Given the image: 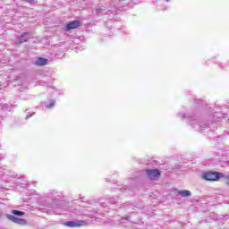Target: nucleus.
<instances>
[{
	"label": "nucleus",
	"mask_w": 229,
	"mask_h": 229,
	"mask_svg": "<svg viewBox=\"0 0 229 229\" xmlns=\"http://www.w3.org/2000/svg\"><path fill=\"white\" fill-rule=\"evenodd\" d=\"M26 1V3H34L35 2V0H25Z\"/></svg>",
	"instance_id": "obj_17"
},
{
	"label": "nucleus",
	"mask_w": 229,
	"mask_h": 229,
	"mask_svg": "<svg viewBox=\"0 0 229 229\" xmlns=\"http://www.w3.org/2000/svg\"><path fill=\"white\" fill-rule=\"evenodd\" d=\"M56 103V100L55 99H49L48 102L45 105V107L48 110H51V108H55V105Z\"/></svg>",
	"instance_id": "obj_12"
},
{
	"label": "nucleus",
	"mask_w": 229,
	"mask_h": 229,
	"mask_svg": "<svg viewBox=\"0 0 229 229\" xmlns=\"http://www.w3.org/2000/svg\"><path fill=\"white\" fill-rule=\"evenodd\" d=\"M55 90H56V89H55V88H53V87H49V88H48V92H49L50 94H54Z\"/></svg>",
	"instance_id": "obj_15"
},
{
	"label": "nucleus",
	"mask_w": 229,
	"mask_h": 229,
	"mask_svg": "<svg viewBox=\"0 0 229 229\" xmlns=\"http://www.w3.org/2000/svg\"><path fill=\"white\" fill-rule=\"evenodd\" d=\"M12 214H13L14 216H24V212L19 211V210H17V209H13V210L12 211Z\"/></svg>",
	"instance_id": "obj_13"
},
{
	"label": "nucleus",
	"mask_w": 229,
	"mask_h": 229,
	"mask_svg": "<svg viewBox=\"0 0 229 229\" xmlns=\"http://www.w3.org/2000/svg\"><path fill=\"white\" fill-rule=\"evenodd\" d=\"M64 225L69 226L70 228H80V226H87V221L85 220L68 221L64 223Z\"/></svg>",
	"instance_id": "obj_3"
},
{
	"label": "nucleus",
	"mask_w": 229,
	"mask_h": 229,
	"mask_svg": "<svg viewBox=\"0 0 229 229\" xmlns=\"http://www.w3.org/2000/svg\"><path fill=\"white\" fill-rule=\"evenodd\" d=\"M169 1H171V0H166V3H169Z\"/></svg>",
	"instance_id": "obj_19"
},
{
	"label": "nucleus",
	"mask_w": 229,
	"mask_h": 229,
	"mask_svg": "<svg viewBox=\"0 0 229 229\" xmlns=\"http://www.w3.org/2000/svg\"><path fill=\"white\" fill-rule=\"evenodd\" d=\"M30 35L31 34L30 32H25V33L21 34V37L18 38V40H16L14 42V44L16 46H19V44H24V42H28Z\"/></svg>",
	"instance_id": "obj_6"
},
{
	"label": "nucleus",
	"mask_w": 229,
	"mask_h": 229,
	"mask_svg": "<svg viewBox=\"0 0 229 229\" xmlns=\"http://www.w3.org/2000/svg\"><path fill=\"white\" fill-rule=\"evenodd\" d=\"M47 64V59L44 57H39L35 62V65H46Z\"/></svg>",
	"instance_id": "obj_11"
},
{
	"label": "nucleus",
	"mask_w": 229,
	"mask_h": 229,
	"mask_svg": "<svg viewBox=\"0 0 229 229\" xmlns=\"http://www.w3.org/2000/svg\"><path fill=\"white\" fill-rule=\"evenodd\" d=\"M114 203H117V199H110L106 200V202H103L101 204V207L103 208H106V207H108V205H114Z\"/></svg>",
	"instance_id": "obj_10"
},
{
	"label": "nucleus",
	"mask_w": 229,
	"mask_h": 229,
	"mask_svg": "<svg viewBox=\"0 0 229 229\" xmlns=\"http://www.w3.org/2000/svg\"><path fill=\"white\" fill-rule=\"evenodd\" d=\"M108 12H110V10L106 9V6H101V7H97L95 9V12H93V13H95L96 15H106Z\"/></svg>",
	"instance_id": "obj_8"
},
{
	"label": "nucleus",
	"mask_w": 229,
	"mask_h": 229,
	"mask_svg": "<svg viewBox=\"0 0 229 229\" xmlns=\"http://www.w3.org/2000/svg\"><path fill=\"white\" fill-rule=\"evenodd\" d=\"M177 117H179V119H182V121H186V123H188V124H191V126L197 131H203V130L208 128V123L201 120H198L196 118V115H191L185 113H179L177 114Z\"/></svg>",
	"instance_id": "obj_1"
},
{
	"label": "nucleus",
	"mask_w": 229,
	"mask_h": 229,
	"mask_svg": "<svg viewBox=\"0 0 229 229\" xmlns=\"http://www.w3.org/2000/svg\"><path fill=\"white\" fill-rule=\"evenodd\" d=\"M221 176H225V174L221 172H204L201 175L202 180L207 182H217V180L221 179Z\"/></svg>",
	"instance_id": "obj_2"
},
{
	"label": "nucleus",
	"mask_w": 229,
	"mask_h": 229,
	"mask_svg": "<svg viewBox=\"0 0 229 229\" xmlns=\"http://www.w3.org/2000/svg\"><path fill=\"white\" fill-rule=\"evenodd\" d=\"M6 218L10 219V221H13V223H15L16 225H21V226H24L27 225V221L24 218H19L13 215L7 214Z\"/></svg>",
	"instance_id": "obj_4"
},
{
	"label": "nucleus",
	"mask_w": 229,
	"mask_h": 229,
	"mask_svg": "<svg viewBox=\"0 0 229 229\" xmlns=\"http://www.w3.org/2000/svg\"><path fill=\"white\" fill-rule=\"evenodd\" d=\"M80 26H81L80 21H70L65 26L66 31H71V30H76V28H80Z\"/></svg>",
	"instance_id": "obj_7"
},
{
	"label": "nucleus",
	"mask_w": 229,
	"mask_h": 229,
	"mask_svg": "<svg viewBox=\"0 0 229 229\" xmlns=\"http://www.w3.org/2000/svg\"><path fill=\"white\" fill-rule=\"evenodd\" d=\"M178 194L182 198H189V196H192V193L189 190L179 191Z\"/></svg>",
	"instance_id": "obj_9"
},
{
	"label": "nucleus",
	"mask_w": 229,
	"mask_h": 229,
	"mask_svg": "<svg viewBox=\"0 0 229 229\" xmlns=\"http://www.w3.org/2000/svg\"><path fill=\"white\" fill-rule=\"evenodd\" d=\"M146 174L149 180H155L160 176V170L158 169H148L146 170Z\"/></svg>",
	"instance_id": "obj_5"
},
{
	"label": "nucleus",
	"mask_w": 229,
	"mask_h": 229,
	"mask_svg": "<svg viewBox=\"0 0 229 229\" xmlns=\"http://www.w3.org/2000/svg\"><path fill=\"white\" fill-rule=\"evenodd\" d=\"M4 155L0 154V160H4Z\"/></svg>",
	"instance_id": "obj_16"
},
{
	"label": "nucleus",
	"mask_w": 229,
	"mask_h": 229,
	"mask_svg": "<svg viewBox=\"0 0 229 229\" xmlns=\"http://www.w3.org/2000/svg\"><path fill=\"white\" fill-rule=\"evenodd\" d=\"M225 203H227L229 205V200L228 199H225Z\"/></svg>",
	"instance_id": "obj_18"
},
{
	"label": "nucleus",
	"mask_w": 229,
	"mask_h": 229,
	"mask_svg": "<svg viewBox=\"0 0 229 229\" xmlns=\"http://www.w3.org/2000/svg\"><path fill=\"white\" fill-rule=\"evenodd\" d=\"M33 115H35V112L28 113L25 116V119L28 120L30 117H33Z\"/></svg>",
	"instance_id": "obj_14"
}]
</instances>
